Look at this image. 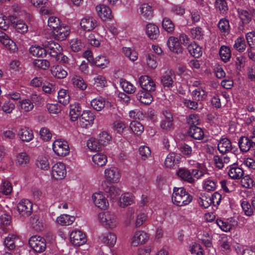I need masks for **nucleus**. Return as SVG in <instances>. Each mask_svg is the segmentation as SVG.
Listing matches in <instances>:
<instances>
[{
	"label": "nucleus",
	"mask_w": 255,
	"mask_h": 255,
	"mask_svg": "<svg viewBox=\"0 0 255 255\" xmlns=\"http://www.w3.org/2000/svg\"><path fill=\"white\" fill-rule=\"evenodd\" d=\"M188 133L190 136L196 140H201L204 137L203 129L197 126L190 127Z\"/></svg>",
	"instance_id": "25"
},
{
	"label": "nucleus",
	"mask_w": 255,
	"mask_h": 255,
	"mask_svg": "<svg viewBox=\"0 0 255 255\" xmlns=\"http://www.w3.org/2000/svg\"><path fill=\"white\" fill-rule=\"evenodd\" d=\"M220 56L224 62H228L231 57V52L229 47L222 46L219 51Z\"/></svg>",
	"instance_id": "40"
},
{
	"label": "nucleus",
	"mask_w": 255,
	"mask_h": 255,
	"mask_svg": "<svg viewBox=\"0 0 255 255\" xmlns=\"http://www.w3.org/2000/svg\"><path fill=\"white\" fill-rule=\"evenodd\" d=\"M52 148L58 156H65L69 153V146L67 141L57 139L53 143Z\"/></svg>",
	"instance_id": "5"
},
{
	"label": "nucleus",
	"mask_w": 255,
	"mask_h": 255,
	"mask_svg": "<svg viewBox=\"0 0 255 255\" xmlns=\"http://www.w3.org/2000/svg\"><path fill=\"white\" fill-rule=\"evenodd\" d=\"M17 208L20 216L27 217L32 213V204L27 199H23L18 203Z\"/></svg>",
	"instance_id": "8"
},
{
	"label": "nucleus",
	"mask_w": 255,
	"mask_h": 255,
	"mask_svg": "<svg viewBox=\"0 0 255 255\" xmlns=\"http://www.w3.org/2000/svg\"><path fill=\"white\" fill-rule=\"evenodd\" d=\"M98 218L101 223L106 228L113 229L118 223L116 215L110 211L101 212L98 215Z\"/></svg>",
	"instance_id": "3"
},
{
	"label": "nucleus",
	"mask_w": 255,
	"mask_h": 255,
	"mask_svg": "<svg viewBox=\"0 0 255 255\" xmlns=\"http://www.w3.org/2000/svg\"><path fill=\"white\" fill-rule=\"evenodd\" d=\"M14 26L17 32L21 33L26 32L28 30L27 25L22 20H17L13 22Z\"/></svg>",
	"instance_id": "58"
},
{
	"label": "nucleus",
	"mask_w": 255,
	"mask_h": 255,
	"mask_svg": "<svg viewBox=\"0 0 255 255\" xmlns=\"http://www.w3.org/2000/svg\"><path fill=\"white\" fill-rule=\"evenodd\" d=\"M244 172L242 168L238 167H232L228 171V175L234 179H240L243 176Z\"/></svg>",
	"instance_id": "41"
},
{
	"label": "nucleus",
	"mask_w": 255,
	"mask_h": 255,
	"mask_svg": "<svg viewBox=\"0 0 255 255\" xmlns=\"http://www.w3.org/2000/svg\"><path fill=\"white\" fill-rule=\"evenodd\" d=\"M176 75L171 69H167L160 77V82L163 87L170 89L176 84Z\"/></svg>",
	"instance_id": "4"
},
{
	"label": "nucleus",
	"mask_w": 255,
	"mask_h": 255,
	"mask_svg": "<svg viewBox=\"0 0 255 255\" xmlns=\"http://www.w3.org/2000/svg\"><path fill=\"white\" fill-rule=\"evenodd\" d=\"M148 234L143 231H138L134 233L131 241V245L137 247L145 243L148 240Z\"/></svg>",
	"instance_id": "15"
},
{
	"label": "nucleus",
	"mask_w": 255,
	"mask_h": 255,
	"mask_svg": "<svg viewBox=\"0 0 255 255\" xmlns=\"http://www.w3.org/2000/svg\"><path fill=\"white\" fill-rule=\"evenodd\" d=\"M192 96L195 101H203L207 97V92L201 88H197L192 91Z\"/></svg>",
	"instance_id": "38"
},
{
	"label": "nucleus",
	"mask_w": 255,
	"mask_h": 255,
	"mask_svg": "<svg viewBox=\"0 0 255 255\" xmlns=\"http://www.w3.org/2000/svg\"><path fill=\"white\" fill-rule=\"evenodd\" d=\"M121 85L123 90L128 94H133L135 91L136 88L127 81L123 80L121 81Z\"/></svg>",
	"instance_id": "55"
},
{
	"label": "nucleus",
	"mask_w": 255,
	"mask_h": 255,
	"mask_svg": "<svg viewBox=\"0 0 255 255\" xmlns=\"http://www.w3.org/2000/svg\"><path fill=\"white\" fill-rule=\"evenodd\" d=\"M58 99L59 103L63 105H66L69 103L70 97L66 90L61 89L58 92Z\"/></svg>",
	"instance_id": "49"
},
{
	"label": "nucleus",
	"mask_w": 255,
	"mask_h": 255,
	"mask_svg": "<svg viewBox=\"0 0 255 255\" xmlns=\"http://www.w3.org/2000/svg\"><path fill=\"white\" fill-rule=\"evenodd\" d=\"M180 156L175 153H170L166 157L164 164L167 167L171 168L174 165L176 161L178 162Z\"/></svg>",
	"instance_id": "45"
},
{
	"label": "nucleus",
	"mask_w": 255,
	"mask_h": 255,
	"mask_svg": "<svg viewBox=\"0 0 255 255\" xmlns=\"http://www.w3.org/2000/svg\"><path fill=\"white\" fill-rule=\"evenodd\" d=\"M117 236L114 233L109 232L101 236V241L103 243L110 247H113L117 242Z\"/></svg>",
	"instance_id": "29"
},
{
	"label": "nucleus",
	"mask_w": 255,
	"mask_h": 255,
	"mask_svg": "<svg viewBox=\"0 0 255 255\" xmlns=\"http://www.w3.org/2000/svg\"><path fill=\"white\" fill-rule=\"evenodd\" d=\"M139 84L142 90L147 92H154L156 89L154 81L148 76L143 75L139 78Z\"/></svg>",
	"instance_id": "10"
},
{
	"label": "nucleus",
	"mask_w": 255,
	"mask_h": 255,
	"mask_svg": "<svg viewBox=\"0 0 255 255\" xmlns=\"http://www.w3.org/2000/svg\"><path fill=\"white\" fill-rule=\"evenodd\" d=\"M241 205L242 209L246 216L250 217L253 215V210L251 207V205L248 201H242Z\"/></svg>",
	"instance_id": "61"
},
{
	"label": "nucleus",
	"mask_w": 255,
	"mask_h": 255,
	"mask_svg": "<svg viewBox=\"0 0 255 255\" xmlns=\"http://www.w3.org/2000/svg\"><path fill=\"white\" fill-rule=\"evenodd\" d=\"M145 31L147 36L151 39H157L160 34L158 27L152 23H148L146 24Z\"/></svg>",
	"instance_id": "21"
},
{
	"label": "nucleus",
	"mask_w": 255,
	"mask_h": 255,
	"mask_svg": "<svg viewBox=\"0 0 255 255\" xmlns=\"http://www.w3.org/2000/svg\"><path fill=\"white\" fill-rule=\"evenodd\" d=\"M55 39L60 41L65 40L70 34V29L68 26H59L55 30L52 31Z\"/></svg>",
	"instance_id": "18"
},
{
	"label": "nucleus",
	"mask_w": 255,
	"mask_h": 255,
	"mask_svg": "<svg viewBox=\"0 0 255 255\" xmlns=\"http://www.w3.org/2000/svg\"><path fill=\"white\" fill-rule=\"evenodd\" d=\"M186 190L183 188L174 187L172 196V201L174 204L178 206L182 200L183 196L185 195Z\"/></svg>",
	"instance_id": "30"
},
{
	"label": "nucleus",
	"mask_w": 255,
	"mask_h": 255,
	"mask_svg": "<svg viewBox=\"0 0 255 255\" xmlns=\"http://www.w3.org/2000/svg\"><path fill=\"white\" fill-rule=\"evenodd\" d=\"M98 25L97 21L93 17H86L81 19L80 25L85 31H90L95 29Z\"/></svg>",
	"instance_id": "17"
},
{
	"label": "nucleus",
	"mask_w": 255,
	"mask_h": 255,
	"mask_svg": "<svg viewBox=\"0 0 255 255\" xmlns=\"http://www.w3.org/2000/svg\"><path fill=\"white\" fill-rule=\"evenodd\" d=\"M95 115L90 111H85L80 118L79 125L83 128H88L94 124Z\"/></svg>",
	"instance_id": "9"
},
{
	"label": "nucleus",
	"mask_w": 255,
	"mask_h": 255,
	"mask_svg": "<svg viewBox=\"0 0 255 255\" xmlns=\"http://www.w3.org/2000/svg\"><path fill=\"white\" fill-rule=\"evenodd\" d=\"M96 11L99 16L103 20L111 19L113 17L112 10L107 5H100L96 7Z\"/></svg>",
	"instance_id": "19"
},
{
	"label": "nucleus",
	"mask_w": 255,
	"mask_h": 255,
	"mask_svg": "<svg viewBox=\"0 0 255 255\" xmlns=\"http://www.w3.org/2000/svg\"><path fill=\"white\" fill-rule=\"evenodd\" d=\"M218 27L221 33L229 34L230 32V25L229 20L226 18H221L218 22Z\"/></svg>",
	"instance_id": "37"
},
{
	"label": "nucleus",
	"mask_w": 255,
	"mask_h": 255,
	"mask_svg": "<svg viewBox=\"0 0 255 255\" xmlns=\"http://www.w3.org/2000/svg\"><path fill=\"white\" fill-rule=\"evenodd\" d=\"M92 200L95 206L101 209H106L109 206L108 200L102 193L93 194Z\"/></svg>",
	"instance_id": "16"
},
{
	"label": "nucleus",
	"mask_w": 255,
	"mask_h": 255,
	"mask_svg": "<svg viewBox=\"0 0 255 255\" xmlns=\"http://www.w3.org/2000/svg\"><path fill=\"white\" fill-rule=\"evenodd\" d=\"M123 52L126 57L132 61H134L137 59V53L130 48L123 47Z\"/></svg>",
	"instance_id": "57"
},
{
	"label": "nucleus",
	"mask_w": 255,
	"mask_h": 255,
	"mask_svg": "<svg viewBox=\"0 0 255 255\" xmlns=\"http://www.w3.org/2000/svg\"><path fill=\"white\" fill-rule=\"evenodd\" d=\"M151 92H147L144 90H140L136 94V99L144 105H149L153 100V97L151 94Z\"/></svg>",
	"instance_id": "22"
},
{
	"label": "nucleus",
	"mask_w": 255,
	"mask_h": 255,
	"mask_svg": "<svg viewBox=\"0 0 255 255\" xmlns=\"http://www.w3.org/2000/svg\"><path fill=\"white\" fill-rule=\"evenodd\" d=\"M167 45L170 50L174 53H178L182 51L179 40L176 37H170L167 42Z\"/></svg>",
	"instance_id": "28"
},
{
	"label": "nucleus",
	"mask_w": 255,
	"mask_h": 255,
	"mask_svg": "<svg viewBox=\"0 0 255 255\" xmlns=\"http://www.w3.org/2000/svg\"><path fill=\"white\" fill-rule=\"evenodd\" d=\"M29 244L37 253L44 252L46 248V241L44 238L40 236H32L29 240Z\"/></svg>",
	"instance_id": "6"
},
{
	"label": "nucleus",
	"mask_w": 255,
	"mask_h": 255,
	"mask_svg": "<svg viewBox=\"0 0 255 255\" xmlns=\"http://www.w3.org/2000/svg\"><path fill=\"white\" fill-rule=\"evenodd\" d=\"M17 239L16 236L14 235H9L5 238L4 244L5 247L11 251H13L15 248V240Z\"/></svg>",
	"instance_id": "46"
},
{
	"label": "nucleus",
	"mask_w": 255,
	"mask_h": 255,
	"mask_svg": "<svg viewBox=\"0 0 255 255\" xmlns=\"http://www.w3.org/2000/svg\"><path fill=\"white\" fill-rule=\"evenodd\" d=\"M162 26L163 28L169 33L174 31V25L171 20L168 17H165L163 18Z\"/></svg>",
	"instance_id": "51"
},
{
	"label": "nucleus",
	"mask_w": 255,
	"mask_h": 255,
	"mask_svg": "<svg viewBox=\"0 0 255 255\" xmlns=\"http://www.w3.org/2000/svg\"><path fill=\"white\" fill-rule=\"evenodd\" d=\"M130 128L133 132L137 135L141 134L144 130L143 126L136 121H133L130 124Z\"/></svg>",
	"instance_id": "52"
},
{
	"label": "nucleus",
	"mask_w": 255,
	"mask_h": 255,
	"mask_svg": "<svg viewBox=\"0 0 255 255\" xmlns=\"http://www.w3.org/2000/svg\"><path fill=\"white\" fill-rule=\"evenodd\" d=\"M187 48L190 54L194 57L199 58L202 54L201 47L195 42L188 45Z\"/></svg>",
	"instance_id": "32"
},
{
	"label": "nucleus",
	"mask_w": 255,
	"mask_h": 255,
	"mask_svg": "<svg viewBox=\"0 0 255 255\" xmlns=\"http://www.w3.org/2000/svg\"><path fill=\"white\" fill-rule=\"evenodd\" d=\"M18 135L20 139L25 142H29L33 138L32 130L26 127L21 128L18 131Z\"/></svg>",
	"instance_id": "27"
},
{
	"label": "nucleus",
	"mask_w": 255,
	"mask_h": 255,
	"mask_svg": "<svg viewBox=\"0 0 255 255\" xmlns=\"http://www.w3.org/2000/svg\"><path fill=\"white\" fill-rule=\"evenodd\" d=\"M160 127L166 132H169L174 129L173 120H162L160 122Z\"/></svg>",
	"instance_id": "50"
},
{
	"label": "nucleus",
	"mask_w": 255,
	"mask_h": 255,
	"mask_svg": "<svg viewBox=\"0 0 255 255\" xmlns=\"http://www.w3.org/2000/svg\"><path fill=\"white\" fill-rule=\"evenodd\" d=\"M237 12L243 25L248 24L252 21V18L247 9L238 8Z\"/></svg>",
	"instance_id": "34"
},
{
	"label": "nucleus",
	"mask_w": 255,
	"mask_h": 255,
	"mask_svg": "<svg viewBox=\"0 0 255 255\" xmlns=\"http://www.w3.org/2000/svg\"><path fill=\"white\" fill-rule=\"evenodd\" d=\"M65 165L62 162L55 164L52 168V175L56 179H62L66 175Z\"/></svg>",
	"instance_id": "13"
},
{
	"label": "nucleus",
	"mask_w": 255,
	"mask_h": 255,
	"mask_svg": "<svg viewBox=\"0 0 255 255\" xmlns=\"http://www.w3.org/2000/svg\"><path fill=\"white\" fill-rule=\"evenodd\" d=\"M74 216H70L67 214H63L57 218V223L61 226H69L71 225L75 221Z\"/></svg>",
	"instance_id": "33"
},
{
	"label": "nucleus",
	"mask_w": 255,
	"mask_h": 255,
	"mask_svg": "<svg viewBox=\"0 0 255 255\" xmlns=\"http://www.w3.org/2000/svg\"><path fill=\"white\" fill-rule=\"evenodd\" d=\"M36 165L38 167L43 170H48L49 167V163L47 157L44 156H39L36 162Z\"/></svg>",
	"instance_id": "59"
},
{
	"label": "nucleus",
	"mask_w": 255,
	"mask_h": 255,
	"mask_svg": "<svg viewBox=\"0 0 255 255\" xmlns=\"http://www.w3.org/2000/svg\"><path fill=\"white\" fill-rule=\"evenodd\" d=\"M29 52L34 56L41 57H44L47 54L45 48L39 46H31L29 49Z\"/></svg>",
	"instance_id": "39"
},
{
	"label": "nucleus",
	"mask_w": 255,
	"mask_h": 255,
	"mask_svg": "<svg viewBox=\"0 0 255 255\" xmlns=\"http://www.w3.org/2000/svg\"><path fill=\"white\" fill-rule=\"evenodd\" d=\"M239 147L241 151L247 152L251 150L253 148H255V136H252L250 138L242 136L238 140Z\"/></svg>",
	"instance_id": "7"
},
{
	"label": "nucleus",
	"mask_w": 255,
	"mask_h": 255,
	"mask_svg": "<svg viewBox=\"0 0 255 255\" xmlns=\"http://www.w3.org/2000/svg\"><path fill=\"white\" fill-rule=\"evenodd\" d=\"M215 7L220 11V13L225 14L227 13L229 7L226 0H216Z\"/></svg>",
	"instance_id": "44"
},
{
	"label": "nucleus",
	"mask_w": 255,
	"mask_h": 255,
	"mask_svg": "<svg viewBox=\"0 0 255 255\" xmlns=\"http://www.w3.org/2000/svg\"><path fill=\"white\" fill-rule=\"evenodd\" d=\"M234 48L240 52H243L246 48V42L244 37L240 36L235 41L233 46Z\"/></svg>",
	"instance_id": "48"
},
{
	"label": "nucleus",
	"mask_w": 255,
	"mask_h": 255,
	"mask_svg": "<svg viewBox=\"0 0 255 255\" xmlns=\"http://www.w3.org/2000/svg\"><path fill=\"white\" fill-rule=\"evenodd\" d=\"M91 105L96 111H100L105 107L106 101L103 98L99 97L92 100Z\"/></svg>",
	"instance_id": "36"
},
{
	"label": "nucleus",
	"mask_w": 255,
	"mask_h": 255,
	"mask_svg": "<svg viewBox=\"0 0 255 255\" xmlns=\"http://www.w3.org/2000/svg\"><path fill=\"white\" fill-rule=\"evenodd\" d=\"M71 243L75 246L79 247L87 242L86 235L81 231H72L70 236Z\"/></svg>",
	"instance_id": "12"
},
{
	"label": "nucleus",
	"mask_w": 255,
	"mask_h": 255,
	"mask_svg": "<svg viewBox=\"0 0 255 255\" xmlns=\"http://www.w3.org/2000/svg\"><path fill=\"white\" fill-rule=\"evenodd\" d=\"M216 223L222 231L225 232L230 231L232 229V225L226 221L217 219L216 220Z\"/></svg>",
	"instance_id": "63"
},
{
	"label": "nucleus",
	"mask_w": 255,
	"mask_h": 255,
	"mask_svg": "<svg viewBox=\"0 0 255 255\" xmlns=\"http://www.w3.org/2000/svg\"><path fill=\"white\" fill-rule=\"evenodd\" d=\"M190 32L193 38L201 40L204 37V31L200 27H196L192 28Z\"/></svg>",
	"instance_id": "62"
},
{
	"label": "nucleus",
	"mask_w": 255,
	"mask_h": 255,
	"mask_svg": "<svg viewBox=\"0 0 255 255\" xmlns=\"http://www.w3.org/2000/svg\"><path fill=\"white\" fill-rule=\"evenodd\" d=\"M93 161L99 166H103L106 164L107 162V156L102 153H98L93 156Z\"/></svg>",
	"instance_id": "47"
},
{
	"label": "nucleus",
	"mask_w": 255,
	"mask_h": 255,
	"mask_svg": "<svg viewBox=\"0 0 255 255\" xmlns=\"http://www.w3.org/2000/svg\"><path fill=\"white\" fill-rule=\"evenodd\" d=\"M15 109V104L10 100L5 101L1 106L2 111L5 114H11Z\"/></svg>",
	"instance_id": "64"
},
{
	"label": "nucleus",
	"mask_w": 255,
	"mask_h": 255,
	"mask_svg": "<svg viewBox=\"0 0 255 255\" xmlns=\"http://www.w3.org/2000/svg\"><path fill=\"white\" fill-rule=\"evenodd\" d=\"M104 174L106 180L110 183L118 182L121 178L118 169L115 167H111L105 169Z\"/></svg>",
	"instance_id": "11"
},
{
	"label": "nucleus",
	"mask_w": 255,
	"mask_h": 255,
	"mask_svg": "<svg viewBox=\"0 0 255 255\" xmlns=\"http://www.w3.org/2000/svg\"><path fill=\"white\" fill-rule=\"evenodd\" d=\"M139 11L141 16L146 20H150L153 16V10L151 6L144 3L139 6Z\"/></svg>",
	"instance_id": "23"
},
{
	"label": "nucleus",
	"mask_w": 255,
	"mask_h": 255,
	"mask_svg": "<svg viewBox=\"0 0 255 255\" xmlns=\"http://www.w3.org/2000/svg\"><path fill=\"white\" fill-rule=\"evenodd\" d=\"M42 46L45 48L46 53L56 60H58L62 55V48L57 42L52 40H47L43 42Z\"/></svg>",
	"instance_id": "1"
},
{
	"label": "nucleus",
	"mask_w": 255,
	"mask_h": 255,
	"mask_svg": "<svg viewBox=\"0 0 255 255\" xmlns=\"http://www.w3.org/2000/svg\"><path fill=\"white\" fill-rule=\"evenodd\" d=\"M146 63L147 66L152 69H155L157 66V56L152 54L146 55Z\"/></svg>",
	"instance_id": "54"
},
{
	"label": "nucleus",
	"mask_w": 255,
	"mask_h": 255,
	"mask_svg": "<svg viewBox=\"0 0 255 255\" xmlns=\"http://www.w3.org/2000/svg\"><path fill=\"white\" fill-rule=\"evenodd\" d=\"M52 75L57 79H63L67 76V72L61 66H53L51 68Z\"/></svg>",
	"instance_id": "31"
},
{
	"label": "nucleus",
	"mask_w": 255,
	"mask_h": 255,
	"mask_svg": "<svg viewBox=\"0 0 255 255\" xmlns=\"http://www.w3.org/2000/svg\"><path fill=\"white\" fill-rule=\"evenodd\" d=\"M179 149L184 156L187 157L191 156L192 154V147L186 143H181L179 145Z\"/></svg>",
	"instance_id": "60"
},
{
	"label": "nucleus",
	"mask_w": 255,
	"mask_h": 255,
	"mask_svg": "<svg viewBox=\"0 0 255 255\" xmlns=\"http://www.w3.org/2000/svg\"><path fill=\"white\" fill-rule=\"evenodd\" d=\"M20 108L25 112H29L33 109L34 106L29 99H24L18 102Z\"/></svg>",
	"instance_id": "56"
},
{
	"label": "nucleus",
	"mask_w": 255,
	"mask_h": 255,
	"mask_svg": "<svg viewBox=\"0 0 255 255\" xmlns=\"http://www.w3.org/2000/svg\"><path fill=\"white\" fill-rule=\"evenodd\" d=\"M0 42L11 52H14L18 49L15 43L2 30H0Z\"/></svg>",
	"instance_id": "14"
},
{
	"label": "nucleus",
	"mask_w": 255,
	"mask_h": 255,
	"mask_svg": "<svg viewBox=\"0 0 255 255\" xmlns=\"http://www.w3.org/2000/svg\"><path fill=\"white\" fill-rule=\"evenodd\" d=\"M82 108L79 103H75L70 106L69 116L70 120L73 121H76L80 116H81Z\"/></svg>",
	"instance_id": "24"
},
{
	"label": "nucleus",
	"mask_w": 255,
	"mask_h": 255,
	"mask_svg": "<svg viewBox=\"0 0 255 255\" xmlns=\"http://www.w3.org/2000/svg\"><path fill=\"white\" fill-rule=\"evenodd\" d=\"M71 82L75 88L81 91H84L87 87V84L83 78L79 75H73L71 78Z\"/></svg>",
	"instance_id": "26"
},
{
	"label": "nucleus",
	"mask_w": 255,
	"mask_h": 255,
	"mask_svg": "<svg viewBox=\"0 0 255 255\" xmlns=\"http://www.w3.org/2000/svg\"><path fill=\"white\" fill-rule=\"evenodd\" d=\"M233 146L231 140L228 138H222L218 144V149L222 154L231 151Z\"/></svg>",
	"instance_id": "20"
},
{
	"label": "nucleus",
	"mask_w": 255,
	"mask_h": 255,
	"mask_svg": "<svg viewBox=\"0 0 255 255\" xmlns=\"http://www.w3.org/2000/svg\"><path fill=\"white\" fill-rule=\"evenodd\" d=\"M177 175L182 180L187 181L189 183H192L194 182L193 176L199 179L204 176V173L197 169H193L192 172L186 168H180L177 171Z\"/></svg>",
	"instance_id": "2"
},
{
	"label": "nucleus",
	"mask_w": 255,
	"mask_h": 255,
	"mask_svg": "<svg viewBox=\"0 0 255 255\" xmlns=\"http://www.w3.org/2000/svg\"><path fill=\"white\" fill-rule=\"evenodd\" d=\"M87 145L91 150L94 151H99L102 148V145L100 143L99 140L98 141L95 139H91L88 140Z\"/></svg>",
	"instance_id": "53"
},
{
	"label": "nucleus",
	"mask_w": 255,
	"mask_h": 255,
	"mask_svg": "<svg viewBox=\"0 0 255 255\" xmlns=\"http://www.w3.org/2000/svg\"><path fill=\"white\" fill-rule=\"evenodd\" d=\"M133 195L129 193L122 195L120 199V206L124 208L131 205L133 202Z\"/></svg>",
	"instance_id": "35"
},
{
	"label": "nucleus",
	"mask_w": 255,
	"mask_h": 255,
	"mask_svg": "<svg viewBox=\"0 0 255 255\" xmlns=\"http://www.w3.org/2000/svg\"><path fill=\"white\" fill-rule=\"evenodd\" d=\"M94 80V86L98 91H100L107 86V81L103 76L98 75L95 77Z\"/></svg>",
	"instance_id": "43"
},
{
	"label": "nucleus",
	"mask_w": 255,
	"mask_h": 255,
	"mask_svg": "<svg viewBox=\"0 0 255 255\" xmlns=\"http://www.w3.org/2000/svg\"><path fill=\"white\" fill-rule=\"evenodd\" d=\"M93 64H95L99 68L104 69L108 66L109 61L105 56L99 55L95 58Z\"/></svg>",
	"instance_id": "42"
}]
</instances>
